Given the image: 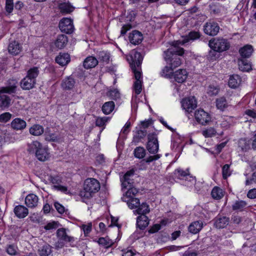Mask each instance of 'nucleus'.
<instances>
[{
    "instance_id": "680f3d73",
    "label": "nucleus",
    "mask_w": 256,
    "mask_h": 256,
    "mask_svg": "<svg viewBox=\"0 0 256 256\" xmlns=\"http://www.w3.org/2000/svg\"><path fill=\"white\" fill-rule=\"evenodd\" d=\"M161 156V155L160 154H156L154 156H149L146 159V162L147 163H150L154 160H158Z\"/></svg>"
},
{
    "instance_id": "c756f323",
    "label": "nucleus",
    "mask_w": 256,
    "mask_h": 256,
    "mask_svg": "<svg viewBox=\"0 0 256 256\" xmlns=\"http://www.w3.org/2000/svg\"><path fill=\"white\" fill-rule=\"evenodd\" d=\"M203 228V222L200 221H194L188 226V231L193 234L198 233Z\"/></svg>"
},
{
    "instance_id": "de8ad7c7",
    "label": "nucleus",
    "mask_w": 256,
    "mask_h": 256,
    "mask_svg": "<svg viewBox=\"0 0 256 256\" xmlns=\"http://www.w3.org/2000/svg\"><path fill=\"white\" fill-rule=\"evenodd\" d=\"M122 182V188H127L129 186V188L131 187L132 180L130 178V176H126L124 175L122 178H120Z\"/></svg>"
},
{
    "instance_id": "338daca9",
    "label": "nucleus",
    "mask_w": 256,
    "mask_h": 256,
    "mask_svg": "<svg viewBox=\"0 0 256 256\" xmlns=\"http://www.w3.org/2000/svg\"><path fill=\"white\" fill-rule=\"evenodd\" d=\"M122 256H134L135 253L132 250L128 248L122 250Z\"/></svg>"
},
{
    "instance_id": "4be33fe9",
    "label": "nucleus",
    "mask_w": 256,
    "mask_h": 256,
    "mask_svg": "<svg viewBox=\"0 0 256 256\" xmlns=\"http://www.w3.org/2000/svg\"><path fill=\"white\" fill-rule=\"evenodd\" d=\"M56 62L59 65L64 66L67 65L70 60V57L68 53L60 52L56 58Z\"/></svg>"
},
{
    "instance_id": "4468645a",
    "label": "nucleus",
    "mask_w": 256,
    "mask_h": 256,
    "mask_svg": "<svg viewBox=\"0 0 256 256\" xmlns=\"http://www.w3.org/2000/svg\"><path fill=\"white\" fill-rule=\"evenodd\" d=\"M56 236L58 240L62 241L65 243H69L72 246L75 244L74 237L68 236L66 232V229L64 228H58L56 232Z\"/></svg>"
},
{
    "instance_id": "09e8293b",
    "label": "nucleus",
    "mask_w": 256,
    "mask_h": 256,
    "mask_svg": "<svg viewBox=\"0 0 256 256\" xmlns=\"http://www.w3.org/2000/svg\"><path fill=\"white\" fill-rule=\"evenodd\" d=\"M216 130L212 128H208L202 132V134L206 138H210L216 135Z\"/></svg>"
},
{
    "instance_id": "603ef678",
    "label": "nucleus",
    "mask_w": 256,
    "mask_h": 256,
    "mask_svg": "<svg viewBox=\"0 0 256 256\" xmlns=\"http://www.w3.org/2000/svg\"><path fill=\"white\" fill-rule=\"evenodd\" d=\"M108 118L106 116L102 118H98L96 121V125L98 126H102L106 124L108 122Z\"/></svg>"
},
{
    "instance_id": "412c9836",
    "label": "nucleus",
    "mask_w": 256,
    "mask_h": 256,
    "mask_svg": "<svg viewBox=\"0 0 256 256\" xmlns=\"http://www.w3.org/2000/svg\"><path fill=\"white\" fill-rule=\"evenodd\" d=\"M68 42V38L65 34H59L57 36L54 44L58 49L61 50L66 47Z\"/></svg>"
},
{
    "instance_id": "3c124183",
    "label": "nucleus",
    "mask_w": 256,
    "mask_h": 256,
    "mask_svg": "<svg viewBox=\"0 0 256 256\" xmlns=\"http://www.w3.org/2000/svg\"><path fill=\"white\" fill-rule=\"evenodd\" d=\"M224 7L219 4H212L210 6L211 12L214 14H219Z\"/></svg>"
},
{
    "instance_id": "473e14b6",
    "label": "nucleus",
    "mask_w": 256,
    "mask_h": 256,
    "mask_svg": "<svg viewBox=\"0 0 256 256\" xmlns=\"http://www.w3.org/2000/svg\"><path fill=\"white\" fill-rule=\"evenodd\" d=\"M238 65L239 69L242 72H248L252 70L250 63L246 58H238Z\"/></svg>"
},
{
    "instance_id": "39448f33",
    "label": "nucleus",
    "mask_w": 256,
    "mask_h": 256,
    "mask_svg": "<svg viewBox=\"0 0 256 256\" xmlns=\"http://www.w3.org/2000/svg\"><path fill=\"white\" fill-rule=\"evenodd\" d=\"M40 73L38 68L34 66L27 72L26 76L22 80L20 85L24 90H30L33 88L36 84V78Z\"/></svg>"
},
{
    "instance_id": "8fccbe9b",
    "label": "nucleus",
    "mask_w": 256,
    "mask_h": 256,
    "mask_svg": "<svg viewBox=\"0 0 256 256\" xmlns=\"http://www.w3.org/2000/svg\"><path fill=\"white\" fill-rule=\"evenodd\" d=\"M230 165L228 164H224L222 168V177L224 179H226L228 176L230 175Z\"/></svg>"
},
{
    "instance_id": "6e6552de",
    "label": "nucleus",
    "mask_w": 256,
    "mask_h": 256,
    "mask_svg": "<svg viewBox=\"0 0 256 256\" xmlns=\"http://www.w3.org/2000/svg\"><path fill=\"white\" fill-rule=\"evenodd\" d=\"M146 148L150 154H156L158 152L159 145L158 136L156 133L152 132L148 135Z\"/></svg>"
},
{
    "instance_id": "393cba45",
    "label": "nucleus",
    "mask_w": 256,
    "mask_h": 256,
    "mask_svg": "<svg viewBox=\"0 0 256 256\" xmlns=\"http://www.w3.org/2000/svg\"><path fill=\"white\" fill-rule=\"evenodd\" d=\"M254 52L252 46L250 44H246L240 48L239 53L242 58H250Z\"/></svg>"
},
{
    "instance_id": "bf43d9fd",
    "label": "nucleus",
    "mask_w": 256,
    "mask_h": 256,
    "mask_svg": "<svg viewBox=\"0 0 256 256\" xmlns=\"http://www.w3.org/2000/svg\"><path fill=\"white\" fill-rule=\"evenodd\" d=\"M82 229L84 230V234L85 235L88 234L92 230V224L91 223L88 224H83L82 226Z\"/></svg>"
},
{
    "instance_id": "7ed1b4c3",
    "label": "nucleus",
    "mask_w": 256,
    "mask_h": 256,
    "mask_svg": "<svg viewBox=\"0 0 256 256\" xmlns=\"http://www.w3.org/2000/svg\"><path fill=\"white\" fill-rule=\"evenodd\" d=\"M100 184L96 178H88L86 180L83 190L80 192V196L82 202H86V200L92 198L94 194L100 190Z\"/></svg>"
},
{
    "instance_id": "0eeeda50",
    "label": "nucleus",
    "mask_w": 256,
    "mask_h": 256,
    "mask_svg": "<svg viewBox=\"0 0 256 256\" xmlns=\"http://www.w3.org/2000/svg\"><path fill=\"white\" fill-rule=\"evenodd\" d=\"M208 46L212 50L220 52L228 50L230 47V44L226 39L214 38L209 41Z\"/></svg>"
},
{
    "instance_id": "dca6fc26",
    "label": "nucleus",
    "mask_w": 256,
    "mask_h": 256,
    "mask_svg": "<svg viewBox=\"0 0 256 256\" xmlns=\"http://www.w3.org/2000/svg\"><path fill=\"white\" fill-rule=\"evenodd\" d=\"M188 73L185 69H179L172 74L174 80L178 83L184 82L188 77Z\"/></svg>"
},
{
    "instance_id": "052dcab7",
    "label": "nucleus",
    "mask_w": 256,
    "mask_h": 256,
    "mask_svg": "<svg viewBox=\"0 0 256 256\" xmlns=\"http://www.w3.org/2000/svg\"><path fill=\"white\" fill-rule=\"evenodd\" d=\"M161 228V225L160 224H154L148 230V232L150 234H154L158 232Z\"/></svg>"
},
{
    "instance_id": "f03ea898",
    "label": "nucleus",
    "mask_w": 256,
    "mask_h": 256,
    "mask_svg": "<svg viewBox=\"0 0 256 256\" xmlns=\"http://www.w3.org/2000/svg\"><path fill=\"white\" fill-rule=\"evenodd\" d=\"M172 46L164 52V58L168 64L174 68L182 64V60L179 56L184 54V49L179 47L178 44L174 42H172Z\"/></svg>"
},
{
    "instance_id": "f704fd0d",
    "label": "nucleus",
    "mask_w": 256,
    "mask_h": 256,
    "mask_svg": "<svg viewBox=\"0 0 256 256\" xmlns=\"http://www.w3.org/2000/svg\"><path fill=\"white\" fill-rule=\"evenodd\" d=\"M242 82L240 77L238 74H233L230 76L228 81V86L232 88H236Z\"/></svg>"
},
{
    "instance_id": "2eb2a0df",
    "label": "nucleus",
    "mask_w": 256,
    "mask_h": 256,
    "mask_svg": "<svg viewBox=\"0 0 256 256\" xmlns=\"http://www.w3.org/2000/svg\"><path fill=\"white\" fill-rule=\"evenodd\" d=\"M38 200L36 195L34 194H30L25 198V204L29 208H35L38 206Z\"/></svg>"
},
{
    "instance_id": "2f4dec72",
    "label": "nucleus",
    "mask_w": 256,
    "mask_h": 256,
    "mask_svg": "<svg viewBox=\"0 0 256 256\" xmlns=\"http://www.w3.org/2000/svg\"><path fill=\"white\" fill-rule=\"evenodd\" d=\"M150 212L149 206L146 202H142V204H140L138 206L137 209L133 211L134 214H146Z\"/></svg>"
},
{
    "instance_id": "a211bd4d",
    "label": "nucleus",
    "mask_w": 256,
    "mask_h": 256,
    "mask_svg": "<svg viewBox=\"0 0 256 256\" xmlns=\"http://www.w3.org/2000/svg\"><path fill=\"white\" fill-rule=\"evenodd\" d=\"M8 50L10 54L16 56L22 50V46L18 42L14 40L10 42Z\"/></svg>"
},
{
    "instance_id": "a18cd8bd",
    "label": "nucleus",
    "mask_w": 256,
    "mask_h": 256,
    "mask_svg": "<svg viewBox=\"0 0 256 256\" xmlns=\"http://www.w3.org/2000/svg\"><path fill=\"white\" fill-rule=\"evenodd\" d=\"M98 242L106 248L110 247L113 244V242L108 238H100Z\"/></svg>"
},
{
    "instance_id": "13d9d810",
    "label": "nucleus",
    "mask_w": 256,
    "mask_h": 256,
    "mask_svg": "<svg viewBox=\"0 0 256 256\" xmlns=\"http://www.w3.org/2000/svg\"><path fill=\"white\" fill-rule=\"evenodd\" d=\"M12 114L9 112H4L0 115V122H7L11 118Z\"/></svg>"
},
{
    "instance_id": "bb28decb",
    "label": "nucleus",
    "mask_w": 256,
    "mask_h": 256,
    "mask_svg": "<svg viewBox=\"0 0 256 256\" xmlns=\"http://www.w3.org/2000/svg\"><path fill=\"white\" fill-rule=\"evenodd\" d=\"M229 218L226 216H218L214 221V226L216 228H222L229 224Z\"/></svg>"
},
{
    "instance_id": "f257e3e1",
    "label": "nucleus",
    "mask_w": 256,
    "mask_h": 256,
    "mask_svg": "<svg viewBox=\"0 0 256 256\" xmlns=\"http://www.w3.org/2000/svg\"><path fill=\"white\" fill-rule=\"evenodd\" d=\"M131 62L130 64L134 73L136 81L134 84V88L136 94H139L142 90V80L141 72V64L143 58L140 52H135L130 56Z\"/></svg>"
},
{
    "instance_id": "9d476101",
    "label": "nucleus",
    "mask_w": 256,
    "mask_h": 256,
    "mask_svg": "<svg viewBox=\"0 0 256 256\" xmlns=\"http://www.w3.org/2000/svg\"><path fill=\"white\" fill-rule=\"evenodd\" d=\"M59 28L62 32L70 34L74 31V26L72 19L68 18H62L59 22Z\"/></svg>"
},
{
    "instance_id": "c85d7f7f",
    "label": "nucleus",
    "mask_w": 256,
    "mask_h": 256,
    "mask_svg": "<svg viewBox=\"0 0 256 256\" xmlns=\"http://www.w3.org/2000/svg\"><path fill=\"white\" fill-rule=\"evenodd\" d=\"M149 220L146 215H140L136 219L137 226L140 230H144L148 224Z\"/></svg>"
},
{
    "instance_id": "6e6d98bb",
    "label": "nucleus",
    "mask_w": 256,
    "mask_h": 256,
    "mask_svg": "<svg viewBox=\"0 0 256 256\" xmlns=\"http://www.w3.org/2000/svg\"><path fill=\"white\" fill-rule=\"evenodd\" d=\"M14 8L13 0H6V10L8 12H12Z\"/></svg>"
},
{
    "instance_id": "7c9ffc66",
    "label": "nucleus",
    "mask_w": 256,
    "mask_h": 256,
    "mask_svg": "<svg viewBox=\"0 0 256 256\" xmlns=\"http://www.w3.org/2000/svg\"><path fill=\"white\" fill-rule=\"evenodd\" d=\"M6 92H2L0 90V108L2 109L8 108L10 106L11 100L10 98L6 95Z\"/></svg>"
},
{
    "instance_id": "79ce46f5",
    "label": "nucleus",
    "mask_w": 256,
    "mask_h": 256,
    "mask_svg": "<svg viewBox=\"0 0 256 256\" xmlns=\"http://www.w3.org/2000/svg\"><path fill=\"white\" fill-rule=\"evenodd\" d=\"M146 130L144 129L138 130L133 138V142L136 143L138 142L141 139L146 136Z\"/></svg>"
},
{
    "instance_id": "a19ab883",
    "label": "nucleus",
    "mask_w": 256,
    "mask_h": 256,
    "mask_svg": "<svg viewBox=\"0 0 256 256\" xmlns=\"http://www.w3.org/2000/svg\"><path fill=\"white\" fill-rule=\"evenodd\" d=\"M212 196L216 200H220L224 196L222 190L218 186L213 188L211 192Z\"/></svg>"
},
{
    "instance_id": "ddd939ff",
    "label": "nucleus",
    "mask_w": 256,
    "mask_h": 256,
    "mask_svg": "<svg viewBox=\"0 0 256 256\" xmlns=\"http://www.w3.org/2000/svg\"><path fill=\"white\" fill-rule=\"evenodd\" d=\"M220 30L218 24L214 21L206 22L204 26V33L210 36H216Z\"/></svg>"
},
{
    "instance_id": "a878e982",
    "label": "nucleus",
    "mask_w": 256,
    "mask_h": 256,
    "mask_svg": "<svg viewBox=\"0 0 256 256\" xmlns=\"http://www.w3.org/2000/svg\"><path fill=\"white\" fill-rule=\"evenodd\" d=\"M26 126V122L20 118H14L11 122L12 128L16 130H22Z\"/></svg>"
},
{
    "instance_id": "423d86ee",
    "label": "nucleus",
    "mask_w": 256,
    "mask_h": 256,
    "mask_svg": "<svg viewBox=\"0 0 256 256\" xmlns=\"http://www.w3.org/2000/svg\"><path fill=\"white\" fill-rule=\"evenodd\" d=\"M138 192V190L135 188H129L121 198L123 202H126L128 208L132 210L137 208L140 205V200L135 198Z\"/></svg>"
},
{
    "instance_id": "4c0bfd02",
    "label": "nucleus",
    "mask_w": 256,
    "mask_h": 256,
    "mask_svg": "<svg viewBox=\"0 0 256 256\" xmlns=\"http://www.w3.org/2000/svg\"><path fill=\"white\" fill-rule=\"evenodd\" d=\"M216 103L217 108L222 111H224L228 106L226 100L224 96L217 98Z\"/></svg>"
},
{
    "instance_id": "774afa93",
    "label": "nucleus",
    "mask_w": 256,
    "mask_h": 256,
    "mask_svg": "<svg viewBox=\"0 0 256 256\" xmlns=\"http://www.w3.org/2000/svg\"><path fill=\"white\" fill-rule=\"evenodd\" d=\"M247 196L251 199L256 198V188L250 190L247 194Z\"/></svg>"
},
{
    "instance_id": "37998d69",
    "label": "nucleus",
    "mask_w": 256,
    "mask_h": 256,
    "mask_svg": "<svg viewBox=\"0 0 256 256\" xmlns=\"http://www.w3.org/2000/svg\"><path fill=\"white\" fill-rule=\"evenodd\" d=\"M134 156L139 159L142 158L146 155V150L143 147H136L134 152Z\"/></svg>"
},
{
    "instance_id": "9b49d317",
    "label": "nucleus",
    "mask_w": 256,
    "mask_h": 256,
    "mask_svg": "<svg viewBox=\"0 0 256 256\" xmlns=\"http://www.w3.org/2000/svg\"><path fill=\"white\" fill-rule=\"evenodd\" d=\"M181 104L182 108L188 114L192 112L197 106V102L194 96L183 98Z\"/></svg>"
},
{
    "instance_id": "1a4fd4ad",
    "label": "nucleus",
    "mask_w": 256,
    "mask_h": 256,
    "mask_svg": "<svg viewBox=\"0 0 256 256\" xmlns=\"http://www.w3.org/2000/svg\"><path fill=\"white\" fill-rule=\"evenodd\" d=\"M174 176L176 178L190 182L192 184H194L196 181L195 177L190 175L188 168L184 170L181 168H178L174 171Z\"/></svg>"
},
{
    "instance_id": "0e129e2a",
    "label": "nucleus",
    "mask_w": 256,
    "mask_h": 256,
    "mask_svg": "<svg viewBox=\"0 0 256 256\" xmlns=\"http://www.w3.org/2000/svg\"><path fill=\"white\" fill-rule=\"evenodd\" d=\"M132 28L131 24H126L122 28L121 30H120V34L121 35H124L126 34V32L130 30Z\"/></svg>"
},
{
    "instance_id": "864d4df0",
    "label": "nucleus",
    "mask_w": 256,
    "mask_h": 256,
    "mask_svg": "<svg viewBox=\"0 0 256 256\" xmlns=\"http://www.w3.org/2000/svg\"><path fill=\"white\" fill-rule=\"evenodd\" d=\"M6 252L10 255H16L17 253V247L14 244H10L6 248Z\"/></svg>"
},
{
    "instance_id": "cd10ccee",
    "label": "nucleus",
    "mask_w": 256,
    "mask_h": 256,
    "mask_svg": "<svg viewBox=\"0 0 256 256\" xmlns=\"http://www.w3.org/2000/svg\"><path fill=\"white\" fill-rule=\"evenodd\" d=\"M58 7L60 12L62 14H70L74 10V7L69 2L60 3Z\"/></svg>"
},
{
    "instance_id": "49530a36",
    "label": "nucleus",
    "mask_w": 256,
    "mask_h": 256,
    "mask_svg": "<svg viewBox=\"0 0 256 256\" xmlns=\"http://www.w3.org/2000/svg\"><path fill=\"white\" fill-rule=\"evenodd\" d=\"M173 68H174L171 66H164V68L162 69L161 72V75L166 78H172V72Z\"/></svg>"
},
{
    "instance_id": "c9c22d12",
    "label": "nucleus",
    "mask_w": 256,
    "mask_h": 256,
    "mask_svg": "<svg viewBox=\"0 0 256 256\" xmlns=\"http://www.w3.org/2000/svg\"><path fill=\"white\" fill-rule=\"evenodd\" d=\"M115 104L113 101L106 102L102 106V110L105 114H110L114 110Z\"/></svg>"
},
{
    "instance_id": "b1692460",
    "label": "nucleus",
    "mask_w": 256,
    "mask_h": 256,
    "mask_svg": "<svg viewBox=\"0 0 256 256\" xmlns=\"http://www.w3.org/2000/svg\"><path fill=\"white\" fill-rule=\"evenodd\" d=\"M75 84V80L72 76H69L62 80L61 86L64 90H70L74 88Z\"/></svg>"
},
{
    "instance_id": "aec40b11",
    "label": "nucleus",
    "mask_w": 256,
    "mask_h": 256,
    "mask_svg": "<svg viewBox=\"0 0 256 256\" xmlns=\"http://www.w3.org/2000/svg\"><path fill=\"white\" fill-rule=\"evenodd\" d=\"M128 38L131 44L136 45L142 42L143 39V36L140 32L134 30L130 34Z\"/></svg>"
},
{
    "instance_id": "5701e85b",
    "label": "nucleus",
    "mask_w": 256,
    "mask_h": 256,
    "mask_svg": "<svg viewBox=\"0 0 256 256\" xmlns=\"http://www.w3.org/2000/svg\"><path fill=\"white\" fill-rule=\"evenodd\" d=\"M14 212L19 218H26L28 214V210L23 205H18L14 207Z\"/></svg>"
},
{
    "instance_id": "20e7f679",
    "label": "nucleus",
    "mask_w": 256,
    "mask_h": 256,
    "mask_svg": "<svg viewBox=\"0 0 256 256\" xmlns=\"http://www.w3.org/2000/svg\"><path fill=\"white\" fill-rule=\"evenodd\" d=\"M27 150L30 154H35L37 159L41 162L47 160L50 158L48 148L37 140L28 144Z\"/></svg>"
},
{
    "instance_id": "ea45409f",
    "label": "nucleus",
    "mask_w": 256,
    "mask_h": 256,
    "mask_svg": "<svg viewBox=\"0 0 256 256\" xmlns=\"http://www.w3.org/2000/svg\"><path fill=\"white\" fill-rule=\"evenodd\" d=\"M52 247L48 244H45L38 249V254L40 256H48L52 252Z\"/></svg>"
},
{
    "instance_id": "58836bf2",
    "label": "nucleus",
    "mask_w": 256,
    "mask_h": 256,
    "mask_svg": "<svg viewBox=\"0 0 256 256\" xmlns=\"http://www.w3.org/2000/svg\"><path fill=\"white\" fill-rule=\"evenodd\" d=\"M30 132L31 134L38 136L44 132V128L40 124H34L30 128Z\"/></svg>"
},
{
    "instance_id": "6ab92c4d",
    "label": "nucleus",
    "mask_w": 256,
    "mask_h": 256,
    "mask_svg": "<svg viewBox=\"0 0 256 256\" xmlns=\"http://www.w3.org/2000/svg\"><path fill=\"white\" fill-rule=\"evenodd\" d=\"M18 82L16 79H10L8 82V86L2 87V92L8 94H12L16 92Z\"/></svg>"
},
{
    "instance_id": "69168bd1",
    "label": "nucleus",
    "mask_w": 256,
    "mask_h": 256,
    "mask_svg": "<svg viewBox=\"0 0 256 256\" xmlns=\"http://www.w3.org/2000/svg\"><path fill=\"white\" fill-rule=\"evenodd\" d=\"M256 183V171L254 172L250 179H247L246 181V184L249 185L252 183Z\"/></svg>"
},
{
    "instance_id": "72a5a7b5",
    "label": "nucleus",
    "mask_w": 256,
    "mask_h": 256,
    "mask_svg": "<svg viewBox=\"0 0 256 256\" xmlns=\"http://www.w3.org/2000/svg\"><path fill=\"white\" fill-rule=\"evenodd\" d=\"M98 64V60L92 56L87 57L84 62V66L85 68L88 69L95 67Z\"/></svg>"
},
{
    "instance_id": "c03bdc74",
    "label": "nucleus",
    "mask_w": 256,
    "mask_h": 256,
    "mask_svg": "<svg viewBox=\"0 0 256 256\" xmlns=\"http://www.w3.org/2000/svg\"><path fill=\"white\" fill-rule=\"evenodd\" d=\"M246 204H247L245 201H236L232 205V208L234 210L242 211L246 206Z\"/></svg>"
},
{
    "instance_id": "f8f14e48",
    "label": "nucleus",
    "mask_w": 256,
    "mask_h": 256,
    "mask_svg": "<svg viewBox=\"0 0 256 256\" xmlns=\"http://www.w3.org/2000/svg\"><path fill=\"white\" fill-rule=\"evenodd\" d=\"M194 118L198 122L202 125L208 124L211 119L210 115L202 109H199L195 112Z\"/></svg>"
},
{
    "instance_id": "f3484780",
    "label": "nucleus",
    "mask_w": 256,
    "mask_h": 256,
    "mask_svg": "<svg viewBox=\"0 0 256 256\" xmlns=\"http://www.w3.org/2000/svg\"><path fill=\"white\" fill-rule=\"evenodd\" d=\"M200 36V34L198 32L192 31L190 32L187 36L184 37V39L180 41L174 42V43L177 44H178L183 45L188 42L190 40H194L199 38Z\"/></svg>"
},
{
    "instance_id": "4d7b16f0",
    "label": "nucleus",
    "mask_w": 256,
    "mask_h": 256,
    "mask_svg": "<svg viewBox=\"0 0 256 256\" xmlns=\"http://www.w3.org/2000/svg\"><path fill=\"white\" fill-rule=\"evenodd\" d=\"M219 92V88L216 86H210L208 87V94L210 96H216L218 94Z\"/></svg>"
},
{
    "instance_id": "e2e57ef3",
    "label": "nucleus",
    "mask_w": 256,
    "mask_h": 256,
    "mask_svg": "<svg viewBox=\"0 0 256 256\" xmlns=\"http://www.w3.org/2000/svg\"><path fill=\"white\" fill-rule=\"evenodd\" d=\"M131 126V123L130 121H128L126 124H125V125L123 127V128H122V130H121V132H122V134H126L128 133V132H130V128Z\"/></svg>"
},
{
    "instance_id": "5fc2aeb1",
    "label": "nucleus",
    "mask_w": 256,
    "mask_h": 256,
    "mask_svg": "<svg viewBox=\"0 0 256 256\" xmlns=\"http://www.w3.org/2000/svg\"><path fill=\"white\" fill-rule=\"evenodd\" d=\"M110 96L113 100H116L120 98V93L117 89H114L109 91Z\"/></svg>"
},
{
    "instance_id": "e433bc0d",
    "label": "nucleus",
    "mask_w": 256,
    "mask_h": 256,
    "mask_svg": "<svg viewBox=\"0 0 256 256\" xmlns=\"http://www.w3.org/2000/svg\"><path fill=\"white\" fill-rule=\"evenodd\" d=\"M238 148L240 149L242 152H246L248 150L250 147V144L249 140L246 138H240L238 142Z\"/></svg>"
}]
</instances>
